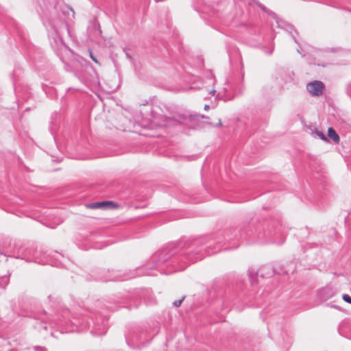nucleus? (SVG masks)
<instances>
[{"instance_id": "f257e3e1", "label": "nucleus", "mask_w": 351, "mask_h": 351, "mask_svg": "<svg viewBox=\"0 0 351 351\" xmlns=\"http://www.w3.org/2000/svg\"><path fill=\"white\" fill-rule=\"evenodd\" d=\"M199 240L189 241L182 238L176 243L160 250L154 258V269L160 274H169L184 269L189 265L202 260L206 256L217 253L219 250L210 252L209 247L203 251L199 249Z\"/></svg>"}, {"instance_id": "f03ea898", "label": "nucleus", "mask_w": 351, "mask_h": 351, "mask_svg": "<svg viewBox=\"0 0 351 351\" xmlns=\"http://www.w3.org/2000/svg\"><path fill=\"white\" fill-rule=\"evenodd\" d=\"M38 3L40 12H38L45 25L48 24L56 34L60 27H67V23L57 10L56 0H38Z\"/></svg>"}, {"instance_id": "7ed1b4c3", "label": "nucleus", "mask_w": 351, "mask_h": 351, "mask_svg": "<svg viewBox=\"0 0 351 351\" xmlns=\"http://www.w3.org/2000/svg\"><path fill=\"white\" fill-rule=\"evenodd\" d=\"M14 253V256L16 258L24 260L27 263H40L39 256L40 252H38L34 247L21 246L17 252Z\"/></svg>"}, {"instance_id": "20e7f679", "label": "nucleus", "mask_w": 351, "mask_h": 351, "mask_svg": "<svg viewBox=\"0 0 351 351\" xmlns=\"http://www.w3.org/2000/svg\"><path fill=\"white\" fill-rule=\"evenodd\" d=\"M130 277L125 274H122L121 271L114 270V269H108L107 271H104L101 276L99 277V280L102 282H119V281H124L129 279Z\"/></svg>"}, {"instance_id": "39448f33", "label": "nucleus", "mask_w": 351, "mask_h": 351, "mask_svg": "<svg viewBox=\"0 0 351 351\" xmlns=\"http://www.w3.org/2000/svg\"><path fill=\"white\" fill-rule=\"evenodd\" d=\"M245 234L246 232L241 228H229L224 232V240L226 241L239 240L244 237Z\"/></svg>"}, {"instance_id": "423d86ee", "label": "nucleus", "mask_w": 351, "mask_h": 351, "mask_svg": "<svg viewBox=\"0 0 351 351\" xmlns=\"http://www.w3.org/2000/svg\"><path fill=\"white\" fill-rule=\"evenodd\" d=\"M306 89L311 95L318 97L323 94L324 84L321 81L315 80L307 84Z\"/></svg>"}, {"instance_id": "0eeeda50", "label": "nucleus", "mask_w": 351, "mask_h": 351, "mask_svg": "<svg viewBox=\"0 0 351 351\" xmlns=\"http://www.w3.org/2000/svg\"><path fill=\"white\" fill-rule=\"evenodd\" d=\"M88 207L93 209H106V208H114L117 207V205L115 202L112 201H102V202H93L88 205Z\"/></svg>"}, {"instance_id": "6e6552de", "label": "nucleus", "mask_w": 351, "mask_h": 351, "mask_svg": "<svg viewBox=\"0 0 351 351\" xmlns=\"http://www.w3.org/2000/svg\"><path fill=\"white\" fill-rule=\"evenodd\" d=\"M58 327L62 333L73 332L76 330L75 326L71 321L65 322L64 324L58 323Z\"/></svg>"}, {"instance_id": "1a4fd4ad", "label": "nucleus", "mask_w": 351, "mask_h": 351, "mask_svg": "<svg viewBox=\"0 0 351 351\" xmlns=\"http://www.w3.org/2000/svg\"><path fill=\"white\" fill-rule=\"evenodd\" d=\"M151 113L152 118L154 120L158 121V124H161L162 125L165 126L166 125V123L169 122V119L167 117L158 113L155 109H152Z\"/></svg>"}, {"instance_id": "9d476101", "label": "nucleus", "mask_w": 351, "mask_h": 351, "mask_svg": "<svg viewBox=\"0 0 351 351\" xmlns=\"http://www.w3.org/2000/svg\"><path fill=\"white\" fill-rule=\"evenodd\" d=\"M327 136L328 138L332 140L335 144H339L340 142V138L338 134L336 132L335 129L332 127L328 129Z\"/></svg>"}, {"instance_id": "9b49d317", "label": "nucleus", "mask_w": 351, "mask_h": 351, "mask_svg": "<svg viewBox=\"0 0 351 351\" xmlns=\"http://www.w3.org/2000/svg\"><path fill=\"white\" fill-rule=\"evenodd\" d=\"M321 295L324 298L327 299L331 298L333 295V293L330 289L325 288L321 291Z\"/></svg>"}, {"instance_id": "f8f14e48", "label": "nucleus", "mask_w": 351, "mask_h": 351, "mask_svg": "<svg viewBox=\"0 0 351 351\" xmlns=\"http://www.w3.org/2000/svg\"><path fill=\"white\" fill-rule=\"evenodd\" d=\"M248 274L250 278L252 285H254L256 272L253 269H249Z\"/></svg>"}, {"instance_id": "ddd939ff", "label": "nucleus", "mask_w": 351, "mask_h": 351, "mask_svg": "<svg viewBox=\"0 0 351 351\" xmlns=\"http://www.w3.org/2000/svg\"><path fill=\"white\" fill-rule=\"evenodd\" d=\"M315 134H317V136L322 141H326V142H328V138L325 136V134L321 132V131H318V130H316L315 131Z\"/></svg>"}, {"instance_id": "4468645a", "label": "nucleus", "mask_w": 351, "mask_h": 351, "mask_svg": "<svg viewBox=\"0 0 351 351\" xmlns=\"http://www.w3.org/2000/svg\"><path fill=\"white\" fill-rule=\"evenodd\" d=\"M254 3L256 4L257 6H258L263 11L267 12V8L260 3L258 0H252Z\"/></svg>"}, {"instance_id": "2eb2a0df", "label": "nucleus", "mask_w": 351, "mask_h": 351, "mask_svg": "<svg viewBox=\"0 0 351 351\" xmlns=\"http://www.w3.org/2000/svg\"><path fill=\"white\" fill-rule=\"evenodd\" d=\"M342 298L344 302L351 304V297L348 294H343Z\"/></svg>"}, {"instance_id": "dca6fc26", "label": "nucleus", "mask_w": 351, "mask_h": 351, "mask_svg": "<svg viewBox=\"0 0 351 351\" xmlns=\"http://www.w3.org/2000/svg\"><path fill=\"white\" fill-rule=\"evenodd\" d=\"M184 297H183L180 300H175L173 302V306H176V307H179L181 305V304H182V301L184 300Z\"/></svg>"}, {"instance_id": "f3484780", "label": "nucleus", "mask_w": 351, "mask_h": 351, "mask_svg": "<svg viewBox=\"0 0 351 351\" xmlns=\"http://www.w3.org/2000/svg\"><path fill=\"white\" fill-rule=\"evenodd\" d=\"M35 351H47V349L44 346H36L34 347Z\"/></svg>"}, {"instance_id": "a211bd4d", "label": "nucleus", "mask_w": 351, "mask_h": 351, "mask_svg": "<svg viewBox=\"0 0 351 351\" xmlns=\"http://www.w3.org/2000/svg\"><path fill=\"white\" fill-rule=\"evenodd\" d=\"M90 57L92 59V60L94 61L95 63H99L97 59L93 56L92 51H90Z\"/></svg>"}, {"instance_id": "6ab92c4d", "label": "nucleus", "mask_w": 351, "mask_h": 351, "mask_svg": "<svg viewBox=\"0 0 351 351\" xmlns=\"http://www.w3.org/2000/svg\"><path fill=\"white\" fill-rule=\"evenodd\" d=\"M150 271H148L147 272V275H149V276H156L157 275V273L156 272H154V271H152L153 269L152 268H150Z\"/></svg>"}, {"instance_id": "aec40b11", "label": "nucleus", "mask_w": 351, "mask_h": 351, "mask_svg": "<svg viewBox=\"0 0 351 351\" xmlns=\"http://www.w3.org/2000/svg\"><path fill=\"white\" fill-rule=\"evenodd\" d=\"M69 49V47L66 45H62L61 50L67 51Z\"/></svg>"}, {"instance_id": "412c9836", "label": "nucleus", "mask_w": 351, "mask_h": 351, "mask_svg": "<svg viewBox=\"0 0 351 351\" xmlns=\"http://www.w3.org/2000/svg\"><path fill=\"white\" fill-rule=\"evenodd\" d=\"M217 125L219 126V127L222 126V122H221V119H219V122L217 123Z\"/></svg>"}, {"instance_id": "4be33fe9", "label": "nucleus", "mask_w": 351, "mask_h": 351, "mask_svg": "<svg viewBox=\"0 0 351 351\" xmlns=\"http://www.w3.org/2000/svg\"><path fill=\"white\" fill-rule=\"evenodd\" d=\"M209 108H210L209 105H207V104H206V105H205V106H204V110H208Z\"/></svg>"}, {"instance_id": "5701e85b", "label": "nucleus", "mask_w": 351, "mask_h": 351, "mask_svg": "<svg viewBox=\"0 0 351 351\" xmlns=\"http://www.w3.org/2000/svg\"><path fill=\"white\" fill-rule=\"evenodd\" d=\"M201 117H202V119H207V118H208V117H206V116H205V115H202V116H201Z\"/></svg>"}, {"instance_id": "b1692460", "label": "nucleus", "mask_w": 351, "mask_h": 351, "mask_svg": "<svg viewBox=\"0 0 351 351\" xmlns=\"http://www.w3.org/2000/svg\"><path fill=\"white\" fill-rule=\"evenodd\" d=\"M70 10L73 12V15L74 14V12L72 8H70Z\"/></svg>"}, {"instance_id": "393cba45", "label": "nucleus", "mask_w": 351, "mask_h": 351, "mask_svg": "<svg viewBox=\"0 0 351 351\" xmlns=\"http://www.w3.org/2000/svg\"><path fill=\"white\" fill-rule=\"evenodd\" d=\"M215 92V90H213L210 91L211 93H214Z\"/></svg>"}]
</instances>
